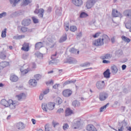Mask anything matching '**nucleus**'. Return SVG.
Segmentation results:
<instances>
[{"label":"nucleus","instance_id":"nucleus-1","mask_svg":"<svg viewBox=\"0 0 131 131\" xmlns=\"http://www.w3.org/2000/svg\"><path fill=\"white\" fill-rule=\"evenodd\" d=\"M1 104L5 107H9L11 110L16 109V106L19 105L18 101L12 99H9L7 101L6 99H2L1 100Z\"/></svg>","mask_w":131,"mask_h":131},{"label":"nucleus","instance_id":"nucleus-2","mask_svg":"<svg viewBox=\"0 0 131 131\" xmlns=\"http://www.w3.org/2000/svg\"><path fill=\"white\" fill-rule=\"evenodd\" d=\"M55 103L49 102L48 104L43 103L42 104V109L43 111L47 112L48 110H53L55 108Z\"/></svg>","mask_w":131,"mask_h":131},{"label":"nucleus","instance_id":"nucleus-3","mask_svg":"<svg viewBox=\"0 0 131 131\" xmlns=\"http://www.w3.org/2000/svg\"><path fill=\"white\" fill-rule=\"evenodd\" d=\"M21 74L25 75L31 71V69L29 67V64H24L20 69Z\"/></svg>","mask_w":131,"mask_h":131},{"label":"nucleus","instance_id":"nucleus-4","mask_svg":"<svg viewBox=\"0 0 131 131\" xmlns=\"http://www.w3.org/2000/svg\"><path fill=\"white\" fill-rule=\"evenodd\" d=\"M92 45L95 46V47H100L101 46H103L104 44L103 41L102 40V38H98L93 41Z\"/></svg>","mask_w":131,"mask_h":131},{"label":"nucleus","instance_id":"nucleus-5","mask_svg":"<svg viewBox=\"0 0 131 131\" xmlns=\"http://www.w3.org/2000/svg\"><path fill=\"white\" fill-rule=\"evenodd\" d=\"M74 114V111L72 110L70 107H67L64 112V116L66 117H68L69 116H71V115H73Z\"/></svg>","mask_w":131,"mask_h":131},{"label":"nucleus","instance_id":"nucleus-6","mask_svg":"<svg viewBox=\"0 0 131 131\" xmlns=\"http://www.w3.org/2000/svg\"><path fill=\"white\" fill-rule=\"evenodd\" d=\"M72 95V91L70 89H66L62 92V96L66 98H68Z\"/></svg>","mask_w":131,"mask_h":131},{"label":"nucleus","instance_id":"nucleus-7","mask_svg":"<svg viewBox=\"0 0 131 131\" xmlns=\"http://www.w3.org/2000/svg\"><path fill=\"white\" fill-rule=\"evenodd\" d=\"M95 4H96V0H88L86 3L85 7L87 9H91Z\"/></svg>","mask_w":131,"mask_h":131},{"label":"nucleus","instance_id":"nucleus-8","mask_svg":"<svg viewBox=\"0 0 131 131\" xmlns=\"http://www.w3.org/2000/svg\"><path fill=\"white\" fill-rule=\"evenodd\" d=\"M35 14H39L38 17L39 18H43V13H45V10L42 8H40L39 9H36L34 11Z\"/></svg>","mask_w":131,"mask_h":131},{"label":"nucleus","instance_id":"nucleus-9","mask_svg":"<svg viewBox=\"0 0 131 131\" xmlns=\"http://www.w3.org/2000/svg\"><path fill=\"white\" fill-rule=\"evenodd\" d=\"M96 87L98 90H102L105 88V82L104 81H99L96 83Z\"/></svg>","mask_w":131,"mask_h":131},{"label":"nucleus","instance_id":"nucleus-10","mask_svg":"<svg viewBox=\"0 0 131 131\" xmlns=\"http://www.w3.org/2000/svg\"><path fill=\"white\" fill-rule=\"evenodd\" d=\"M10 80H11L12 82H17V81L19 80V77L15 74H11L10 77Z\"/></svg>","mask_w":131,"mask_h":131},{"label":"nucleus","instance_id":"nucleus-11","mask_svg":"<svg viewBox=\"0 0 131 131\" xmlns=\"http://www.w3.org/2000/svg\"><path fill=\"white\" fill-rule=\"evenodd\" d=\"M86 130L88 131H98L97 128L92 124H88L85 127Z\"/></svg>","mask_w":131,"mask_h":131},{"label":"nucleus","instance_id":"nucleus-12","mask_svg":"<svg viewBox=\"0 0 131 131\" xmlns=\"http://www.w3.org/2000/svg\"><path fill=\"white\" fill-rule=\"evenodd\" d=\"M30 47H29V43L24 42L23 45V47H21V51H24V52H29Z\"/></svg>","mask_w":131,"mask_h":131},{"label":"nucleus","instance_id":"nucleus-13","mask_svg":"<svg viewBox=\"0 0 131 131\" xmlns=\"http://www.w3.org/2000/svg\"><path fill=\"white\" fill-rule=\"evenodd\" d=\"M10 66V63L8 61H2L0 62V70H3L4 68Z\"/></svg>","mask_w":131,"mask_h":131},{"label":"nucleus","instance_id":"nucleus-14","mask_svg":"<svg viewBox=\"0 0 131 131\" xmlns=\"http://www.w3.org/2000/svg\"><path fill=\"white\" fill-rule=\"evenodd\" d=\"M31 24V19H24L22 22L21 24L23 26H29Z\"/></svg>","mask_w":131,"mask_h":131},{"label":"nucleus","instance_id":"nucleus-15","mask_svg":"<svg viewBox=\"0 0 131 131\" xmlns=\"http://www.w3.org/2000/svg\"><path fill=\"white\" fill-rule=\"evenodd\" d=\"M107 98H108V95L106 93H101L99 94L100 101H105Z\"/></svg>","mask_w":131,"mask_h":131},{"label":"nucleus","instance_id":"nucleus-16","mask_svg":"<svg viewBox=\"0 0 131 131\" xmlns=\"http://www.w3.org/2000/svg\"><path fill=\"white\" fill-rule=\"evenodd\" d=\"M72 3L76 7H80L83 4L82 0H72Z\"/></svg>","mask_w":131,"mask_h":131},{"label":"nucleus","instance_id":"nucleus-17","mask_svg":"<svg viewBox=\"0 0 131 131\" xmlns=\"http://www.w3.org/2000/svg\"><path fill=\"white\" fill-rule=\"evenodd\" d=\"M16 98L18 101H22V100H24L26 98V95L24 93H21L16 95Z\"/></svg>","mask_w":131,"mask_h":131},{"label":"nucleus","instance_id":"nucleus-18","mask_svg":"<svg viewBox=\"0 0 131 131\" xmlns=\"http://www.w3.org/2000/svg\"><path fill=\"white\" fill-rule=\"evenodd\" d=\"M29 83L31 86H36L37 85V82L34 79H31L29 81Z\"/></svg>","mask_w":131,"mask_h":131},{"label":"nucleus","instance_id":"nucleus-19","mask_svg":"<svg viewBox=\"0 0 131 131\" xmlns=\"http://www.w3.org/2000/svg\"><path fill=\"white\" fill-rule=\"evenodd\" d=\"M100 58L102 59V60H110V59L112 58V55L110 54H106L103 56H101Z\"/></svg>","mask_w":131,"mask_h":131},{"label":"nucleus","instance_id":"nucleus-20","mask_svg":"<svg viewBox=\"0 0 131 131\" xmlns=\"http://www.w3.org/2000/svg\"><path fill=\"white\" fill-rule=\"evenodd\" d=\"M69 52L71 54H75V55H78V54H79V50H78L74 48L70 49Z\"/></svg>","mask_w":131,"mask_h":131},{"label":"nucleus","instance_id":"nucleus-21","mask_svg":"<svg viewBox=\"0 0 131 131\" xmlns=\"http://www.w3.org/2000/svg\"><path fill=\"white\" fill-rule=\"evenodd\" d=\"M111 73H110V70L107 69L106 70L104 73L103 75L105 78H110V75Z\"/></svg>","mask_w":131,"mask_h":131},{"label":"nucleus","instance_id":"nucleus-22","mask_svg":"<svg viewBox=\"0 0 131 131\" xmlns=\"http://www.w3.org/2000/svg\"><path fill=\"white\" fill-rule=\"evenodd\" d=\"M101 40L102 41V42H108L109 40H110V38L107 35H102V38L101 39Z\"/></svg>","mask_w":131,"mask_h":131},{"label":"nucleus","instance_id":"nucleus-23","mask_svg":"<svg viewBox=\"0 0 131 131\" xmlns=\"http://www.w3.org/2000/svg\"><path fill=\"white\" fill-rule=\"evenodd\" d=\"M123 14L125 16V17L131 18V9L125 10L123 12Z\"/></svg>","mask_w":131,"mask_h":131},{"label":"nucleus","instance_id":"nucleus-24","mask_svg":"<svg viewBox=\"0 0 131 131\" xmlns=\"http://www.w3.org/2000/svg\"><path fill=\"white\" fill-rule=\"evenodd\" d=\"M16 126L17 129H23V128L25 127V126H24V124H23V123L22 122L17 123L16 124Z\"/></svg>","mask_w":131,"mask_h":131},{"label":"nucleus","instance_id":"nucleus-25","mask_svg":"<svg viewBox=\"0 0 131 131\" xmlns=\"http://www.w3.org/2000/svg\"><path fill=\"white\" fill-rule=\"evenodd\" d=\"M120 15V12H118L116 9H113L112 16L113 17H119Z\"/></svg>","mask_w":131,"mask_h":131},{"label":"nucleus","instance_id":"nucleus-26","mask_svg":"<svg viewBox=\"0 0 131 131\" xmlns=\"http://www.w3.org/2000/svg\"><path fill=\"white\" fill-rule=\"evenodd\" d=\"M121 39L123 41H124V42H126V43H129V42H130L131 41L130 39L125 36H122Z\"/></svg>","mask_w":131,"mask_h":131},{"label":"nucleus","instance_id":"nucleus-27","mask_svg":"<svg viewBox=\"0 0 131 131\" xmlns=\"http://www.w3.org/2000/svg\"><path fill=\"white\" fill-rule=\"evenodd\" d=\"M55 102L57 105H61V103H62L63 100H62V98L57 97L55 99Z\"/></svg>","mask_w":131,"mask_h":131},{"label":"nucleus","instance_id":"nucleus-28","mask_svg":"<svg viewBox=\"0 0 131 131\" xmlns=\"http://www.w3.org/2000/svg\"><path fill=\"white\" fill-rule=\"evenodd\" d=\"M111 70L113 73H117L118 72V69H117V67L116 66H113L111 67Z\"/></svg>","mask_w":131,"mask_h":131},{"label":"nucleus","instance_id":"nucleus-29","mask_svg":"<svg viewBox=\"0 0 131 131\" xmlns=\"http://www.w3.org/2000/svg\"><path fill=\"white\" fill-rule=\"evenodd\" d=\"M125 26L127 29H129L131 28V19L125 23Z\"/></svg>","mask_w":131,"mask_h":131},{"label":"nucleus","instance_id":"nucleus-30","mask_svg":"<svg viewBox=\"0 0 131 131\" xmlns=\"http://www.w3.org/2000/svg\"><path fill=\"white\" fill-rule=\"evenodd\" d=\"M52 126L50 125L49 124H47L45 125V131H52Z\"/></svg>","mask_w":131,"mask_h":131},{"label":"nucleus","instance_id":"nucleus-31","mask_svg":"<svg viewBox=\"0 0 131 131\" xmlns=\"http://www.w3.org/2000/svg\"><path fill=\"white\" fill-rule=\"evenodd\" d=\"M21 0H9V2L11 4H13V7H15L16 4H18L19 2H20Z\"/></svg>","mask_w":131,"mask_h":131},{"label":"nucleus","instance_id":"nucleus-32","mask_svg":"<svg viewBox=\"0 0 131 131\" xmlns=\"http://www.w3.org/2000/svg\"><path fill=\"white\" fill-rule=\"evenodd\" d=\"M42 46H43V44H42V42H38L35 45V48L41 49V48H42Z\"/></svg>","mask_w":131,"mask_h":131},{"label":"nucleus","instance_id":"nucleus-33","mask_svg":"<svg viewBox=\"0 0 131 131\" xmlns=\"http://www.w3.org/2000/svg\"><path fill=\"white\" fill-rule=\"evenodd\" d=\"M7 58V54L4 52L0 53V59L2 60H5Z\"/></svg>","mask_w":131,"mask_h":131},{"label":"nucleus","instance_id":"nucleus-34","mask_svg":"<svg viewBox=\"0 0 131 131\" xmlns=\"http://www.w3.org/2000/svg\"><path fill=\"white\" fill-rule=\"evenodd\" d=\"M1 36L3 38L7 37V29H4L2 32Z\"/></svg>","mask_w":131,"mask_h":131},{"label":"nucleus","instance_id":"nucleus-35","mask_svg":"<svg viewBox=\"0 0 131 131\" xmlns=\"http://www.w3.org/2000/svg\"><path fill=\"white\" fill-rule=\"evenodd\" d=\"M76 80H67L64 83L63 85H67V84H70V83H75Z\"/></svg>","mask_w":131,"mask_h":131},{"label":"nucleus","instance_id":"nucleus-36","mask_svg":"<svg viewBox=\"0 0 131 131\" xmlns=\"http://www.w3.org/2000/svg\"><path fill=\"white\" fill-rule=\"evenodd\" d=\"M70 30L72 31V32H75V31L77 30V28L75 26H71L70 27Z\"/></svg>","mask_w":131,"mask_h":131},{"label":"nucleus","instance_id":"nucleus-37","mask_svg":"<svg viewBox=\"0 0 131 131\" xmlns=\"http://www.w3.org/2000/svg\"><path fill=\"white\" fill-rule=\"evenodd\" d=\"M108 105H109V103H107L105 105L101 107L100 109V112H103L105 111V110H106V108H107V107H108Z\"/></svg>","mask_w":131,"mask_h":131},{"label":"nucleus","instance_id":"nucleus-38","mask_svg":"<svg viewBox=\"0 0 131 131\" xmlns=\"http://www.w3.org/2000/svg\"><path fill=\"white\" fill-rule=\"evenodd\" d=\"M80 126V121H77L76 123H75L74 129H76V128H78L79 126Z\"/></svg>","mask_w":131,"mask_h":131},{"label":"nucleus","instance_id":"nucleus-39","mask_svg":"<svg viewBox=\"0 0 131 131\" xmlns=\"http://www.w3.org/2000/svg\"><path fill=\"white\" fill-rule=\"evenodd\" d=\"M88 16H89V15H88L86 13L83 12L80 14V17L85 18V17H88Z\"/></svg>","mask_w":131,"mask_h":131},{"label":"nucleus","instance_id":"nucleus-40","mask_svg":"<svg viewBox=\"0 0 131 131\" xmlns=\"http://www.w3.org/2000/svg\"><path fill=\"white\" fill-rule=\"evenodd\" d=\"M32 20H33V23H34L35 24H36L39 22L38 19L36 18L35 16L32 17Z\"/></svg>","mask_w":131,"mask_h":131},{"label":"nucleus","instance_id":"nucleus-41","mask_svg":"<svg viewBox=\"0 0 131 131\" xmlns=\"http://www.w3.org/2000/svg\"><path fill=\"white\" fill-rule=\"evenodd\" d=\"M75 62H76V60L72 58H70L68 61V63L70 64H72V63H74Z\"/></svg>","mask_w":131,"mask_h":131},{"label":"nucleus","instance_id":"nucleus-42","mask_svg":"<svg viewBox=\"0 0 131 131\" xmlns=\"http://www.w3.org/2000/svg\"><path fill=\"white\" fill-rule=\"evenodd\" d=\"M101 35V32H97L95 33L94 35H93V37L94 38H97L99 37V36Z\"/></svg>","mask_w":131,"mask_h":131},{"label":"nucleus","instance_id":"nucleus-43","mask_svg":"<svg viewBox=\"0 0 131 131\" xmlns=\"http://www.w3.org/2000/svg\"><path fill=\"white\" fill-rule=\"evenodd\" d=\"M67 39V36H63L62 37L60 40H59V42H63V41H65Z\"/></svg>","mask_w":131,"mask_h":131},{"label":"nucleus","instance_id":"nucleus-44","mask_svg":"<svg viewBox=\"0 0 131 131\" xmlns=\"http://www.w3.org/2000/svg\"><path fill=\"white\" fill-rule=\"evenodd\" d=\"M47 85H51L52 84H54V80H50V81H48L46 82Z\"/></svg>","mask_w":131,"mask_h":131},{"label":"nucleus","instance_id":"nucleus-45","mask_svg":"<svg viewBox=\"0 0 131 131\" xmlns=\"http://www.w3.org/2000/svg\"><path fill=\"white\" fill-rule=\"evenodd\" d=\"M56 113H57V114H61V113H64V109H63V108H59L57 111Z\"/></svg>","mask_w":131,"mask_h":131},{"label":"nucleus","instance_id":"nucleus-46","mask_svg":"<svg viewBox=\"0 0 131 131\" xmlns=\"http://www.w3.org/2000/svg\"><path fill=\"white\" fill-rule=\"evenodd\" d=\"M52 60L50 61H49V65H53L55 64V63H57V60H55L54 59H52Z\"/></svg>","mask_w":131,"mask_h":131},{"label":"nucleus","instance_id":"nucleus-47","mask_svg":"<svg viewBox=\"0 0 131 131\" xmlns=\"http://www.w3.org/2000/svg\"><path fill=\"white\" fill-rule=\"evenodd\" d=\"M30 3H31V1H30V0H24V5L25 6H27V5L30 4Z\"/></svg>","mask_w":131,"mask_h":131},{"label":"nucleus","instance_id":"nucleus-48","mask_svg":"<svg viewBox=\"0 0 131 131\" xmlns=\"http://www.w3.org/2000/svg\"><path fill=\"white\" fill-rule=\"evenodd\" d=\"M21 32H27V28L23 27L20 29Z\"/></svg>","mask_w":131,"mask_h":131},{"label":"nucleus","instance_id":"nucleus-49","mask_svg":"<svg viewBox=\"0 0 131 131\" xmlns=\"http://www.w3.org/2000/svg\"><path fill=\"white\" fill-rule=\"evenodd\" d=\"M7 16V12H3L2 13L0 14V18H3Z\"/></svg>","mask_w":131,"mask_h":131},{"label":"nucleus","instance_id":"nucleus-50","mask_svg":"<svg viewBox=\"0 0 131 131\" xmlns=\"http://www.w3.org/2000/svg\"><path fill=\"white\" fill-rule=\"evenodd\" d=\"M34 78L36 79V80H39L40 79V75L37 74L34 76Z\"/></svg>","mask_w":131,"mask_h":131},{"label":"nucleus","instance_id":"nucleus-51","mask_svg":"<svg viewBox=\"0 0 131 131\" xmlns=\"http://www.w3.org/2000/svg\"><path fill=\"white\" fill-rule=\"evenodd\" d=\"M27 57H28V54H24L22 56V58L24 59V60H26V59H27Z\"/></svg>","mask_w":131,"mask_h":131},{"label":"nucleus","instance_id":"nucleus-52","mask_svg":"<svg viewBox=\"0 0 131 131\" xmlns=\"http://www.w3.org/2000/svg\"><path fill=\"white\" fill-rule=\"evenodd\" d=\"M69 127V125H68V124L66 123L63 126V129H67Z\"/></svg>","mask_w":131,"mask_h":131},{"label":"nucleus","instance_id":"nucleus-53","mask_svg":"<svg viewBox=\"0 0 131 131\" xmlns=\"http://www.w3.org/2000/svg\"><path fill=\"white\" fill-rule=\"evenodd\" d=\"M49 93H50V89H46L45 91H43V95H47L48 94H49Z\"/></svg>","mask_w":131,"mask_h":131},{"label":"nucleus","instance_id":"nucleus-54","mask_svg":"<svg viewBox=\"0 0 131 131\" xmlns=\"http://www.w3.org/2000/svg\"><path fill=\"white\" fill-rule=\"evenodd\" d=\"M102 63H103V64H110V61L103 59Z\"/></svg>","mask_w":131,"mask_h":131},{"label":"nucleus","instance_id":"nucleus-55","mask_svg":"<svg viewBox=\"0 0 131 131\" xmlns=\"http://www.w3.org/2000/svg\"><path fill=\"white\" fill-rule=\"evenodd\" d=\"M31 67L33 69L36 68V64H35L34 62L32 63Z\"/></svg>","mask_w":131,"mask_h":131},{"label":"nucleus","instance_id":"nucleus-56","mask_svg":"<svg viewBox=\"0 0 131 131\" xmlns=\"http://www.w3.org/2000/svg\"><path fill=\"white\" fill-rule=\"evenodd\" d=\"M57 54H58V52H56L55 54H53L51 56V59H55V57H57Z\"/></svg>","mask_w":131,"mask_h":131},{"label":"nucleus","instance_id":"nucleus-57","mask_svg":"<svg viewBox=\"0 0 131 131\" xmlns=\"http://www.w3.org/2000/svg\"><path fill=\"white\" fill-rule=\"evenodd\" d=\"M72 105L73 106H74V107H77L78 106L77 101H73L72 103Z\"/></svg>","mask_w":131,"mask_h":131},{"label":"nucleus","instance_id":"nucleus-58","mask_svg":"<svg viewBox=\"0 0 131 131\" xmlns=\"http://www.w3.org/2000/svg\"><path fill=\"white\" fill-rule=\"evenodd\" d=\"M18 39H22V38H25V35H19L17 37Z\"/></svg>","mask_w":131,"mask_h":131},{"label":"nucleus","instance_id":"nucleus-59","mask_svg":"<svg viewBox=\"0 0 131 131\" xmlns=\"http://www.w3.org/2000/svg\"><path fill=\"white\" fill-rule=\"evenodd\" d=\"M53 125L54 126V127H56V126H57V125H59V123H57L55 121L53 122Z\"/></svg>","mask_w":131,"mask_h":131},{"label":"nucleus","instance_id":"nucleus-60","mask_svg":"<svg viewBox=\"0 0 131 131\" xmlns=\"http://www.w3.org/2000/svg\"><path fill=\"white\" fill-rule=\"evenodd\" d=\"M53 89L57 90V89H58V88H59V84H55L54 85H53Z\"/></svg>","mask_w":131,"mask_h":131},{"label":"nucleus","instance_id":"nucleus-61","mask_svg":"<svg viewBox=\"0 0 131 131\" xmlns=\"http://www.w3.org/2000/svg\"><path fill=\"white\" fill-rule=\"evenodd\" d=\"M64 28L66 31H68L69 30V25H64Z\"/></svg>","mask_w":131,"mask_h":131},{"label":"nucleus","instance_id":"nucleus-62","mask_svg":"<svg viewBox=\"0 0 131 131\" xmlns=\"http://www.w3.org/2000/svg\"><path fill=\"white\" fill-rule=\"evenodd\" d=\"M122 70H125V69H126V65L123 64L122 66Z\"/></svg>","mask_w":131,"mask_h":131},{"label":"nucleus","instance_id":"nucleus-63","mask_svg":"<svg viewBox=\"0 0 131 131\" xmlns=\"http://www.w3.org/2000/svg\"><path fill=\"white\" fill-rule=\"evenodd\" d=\"M112 42L113 43L115 42V37H113L111 39Z\"/></svg>","mask_w":131,"mask_h":131},{"label":"nucleus","instance_id":"nucleus-64","mask_svg":"<svg viewBox=\"0 0 131 131\" xmlns=\"http://www.w3.org/2000/svg\"><path fill=\"white\" fill-rule=\"evenodd\" d=\"M123 126H122L120 127V128L118 129V131H123Z\"/></svg>","mask_w":131,"mask_h":131}]
</instances>
